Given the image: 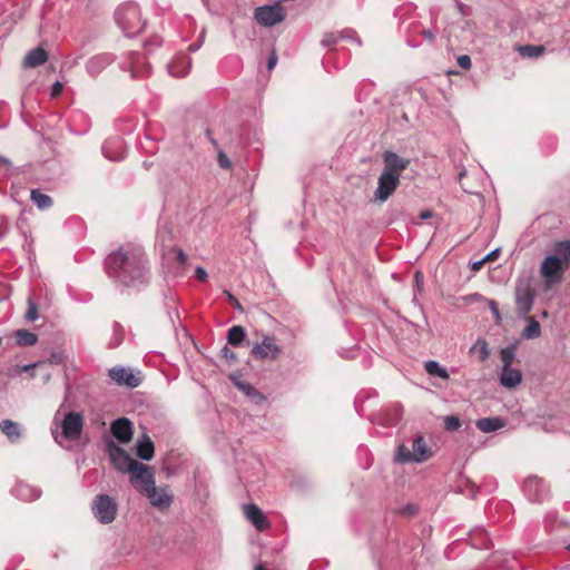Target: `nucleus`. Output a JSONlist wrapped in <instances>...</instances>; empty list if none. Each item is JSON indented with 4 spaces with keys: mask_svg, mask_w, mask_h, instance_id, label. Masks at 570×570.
I'll return each mask as SVG.
<instances>
[{
    "mask_svg": "<svg viewBox=\"0 0 570 570\" xmlns=\"http://www.w3.org/2000/svg\"><path fill=\"white\" fill-rule=\"evenodd\" d=\"M104 266L108 278L117 286L139 288L149 281V261L140 245L119 246L106 256Z\"/></svg>",
    "mask_w": 570,
    "mask_h": 570,
    "instance_id": "nucleus-1",
    "label": "nucleus"
},
{
    "mask_svg": "<svg viewBox=\"0 0 570 570\" xmlns=\"http://www.w3.org/2000/svg\"><path fill=\"white\" fill-rule=\"evenodd\" d=\"M115 19L127 37L137 36L146 24V21L141 18L139 6L134 1L119 6L115 12Z\"/></svg>",
    "mask_w": 570,
    "mask_h": 570,
    "instance_id": "nucleus-2",
    "label": "nucleus"
},
{
    "mask_svg": "<svg viewBox=\"0 0 570 570\" xmlns=\"http://www.w3.org/2000/svg\"><path fill=\"white\" fill-rule=\"evenodd\" d=\"M534 298L535 291L531 285V277H519L515 284V305L520 317H525L529 314L532 309Z\"/></svg>",
    "mask_w": 570,
    "mask_h": 570,
    "instance_id": "nucleus-3",
    "label": "nucleus"
},
{
    "mask_svg": "<svg viewBox=\"0 0 570 570\" xmlns=\"http://www.w3.org/2000/svg\"><path fill=\"white\" fill-rule=\"evenodd\" d=\"M95 518L102 524L111 523L117 515L118 504L108 494H97L91 504Z\"/></svg>",
    "mask_w": 570,
    "mask_h": 570,
    "instance_id": "nucleus-4",
    "label": "nucleus"
},
{
    "mask_svg": "<svg viewBox=\"0 0 570 570\" xmlns=\"http://www.w3.org/2000/svg\"><path fill=\"white\" fill-rule=\"evenodd\" d=\"M131 485L142 495L156 487L154 469L144 463H135L129 472Z\"/></svg>",
    "mask_w": 570,
    "mask_h": 570,
    "instance_id": "nucleus-5",
    "label": "nucleus"
},
{
    "mask_svg": "<svg viewBox=\"0 0 570 570\" xmlns=\"http://www.w3.org/2000/svg\"><path fill=\"white\" fill-rule=\"evenodd\" d=\"M106 451L109 455L112 466L122 473H129L134 468V464L138 463V461L132 460L128 453L114 441H108L106 443Z\"/></svg>",
    "mask_w": 570,
    "mask_h": 570,
    "instance_id": "nucleus-6",
    "label": "nucleus"
},
{
    "mask_svg": "<svg viewBox=\"0 0 570 570\" xmlns=\"http://www.w3.org/2000/svg\"><path fill=\"white\" fill-rule=\"evenodd\" d=\"M540 272L544 278V287L547 289L550 288L561 281L562 259L557 256L546 257L541 264Z\"/></svg>",
    "mask_w": 570,
    "mask_h": 570,
    "instance_id": "nucleus-7",
    "label": "nucleus"
},
{
    "mask_svg": "<svg viewBox=\"0 0 570 570\" xmlns=\"http://www.w3.org/2000/svg\"><path fill=\"white\" fill-rule=\"evenodd\" d=\"M400 185V178L382 170L377 178V187L374 191V200L385 203L396 190Z\"/></svg>",
    "mask_w": 570,
    "mask_h": 570,
    "instance_id": "nucleus-8",
    "label": "nucleus"
},
{
    "mask_svg": "<svg viewBox=\"0 0 570 570\" xmlns=\"http://www.w3.org/2000/svg\"><path fill=\"white\" fill-rule=\"evenodd\" d=\"M254 18L261 26L272 27L285 19V11L282 6H263L255 9Z\"/></svg>",
    "mask_w": 570,
    "mask_h": 570,
    "instance_id": "nucleus-9",
    "label": "nucleus"
},
{
    "mask_svg": "<svg viewBox=\"0 0 570 570\" xmlns=\"http://www.w3.org/2000/svg\"><path fill=\"white\" fill-rule=\"evenodd\" d=\"M120 68L125 71L129 70L132 79L140 78L149 72V65L145 56L137 51L128 52L126 59L120 62Z\"/></svg>",
    "mask_w": 570,
    "mask_h": 570,
    "instance_id": "nucleus-10",
    "label": "nucleus"
},
{
    "mask_svg": "<svg viewBox=\"0 0 570 570\" xmlns=\"http://www.w3.org/2000/svg\"><path fill=\"white\" fill-rule=\"evenodd\" d=\"M83 429V416L79 412H68L61 421L62 435L70 441H76L80 438Z\"/></svg>",
    "mask_w": 570,
    "mask_h": 570,
    "instance_id": "nucleus-11",
    "label": "nucleus"
},
{
    "mask_svg": "<svg viewBox=\"0 0 570 570\" xmlns=\"http://www.w3.org/2000/svg\"><path fill=\"white\" fill-rule=\"evenodd\" d=\"M523 493L531 502H543L549 497V488L542 479L529 476L523 483Z\"/></svg>",
    "mask_w": 570,
    "mask_h": 570,
    "instance_id": "nucleus-12",
    "label": "nucleus"
},
{
    "mask_svg": "<svg viewBox=\"0 0 570 570\" xmlns=\"http://www.w3.org/2000/svg\"><path fill=\"white\" fill-rule=\"evenodd\" d=\"M109 377L118 385L137 387L141 383L140 372H132L130 368L115 366L109 370Z\"/></svg>",
    "mask_w": 570,
    "mask_h": 570,
    "instance_id": "nucleus-13",
    "label": "nucleus"
},
{
    "mask_svg": "<svg viewBox=\"0 0 570 570\" xmlns=\"http://www.w3.org/2000/svg\"><path fill=\"white\" fill-rule=\"evenodd\" d=\"M281 353V348L273 336H264L261 344H255L252 354L259 360H276Z\"/></svg>",
    "mask_w": 570,
    "mask_h": 570,
    "instance_id": "nucleus-14",
    "label": "nucleus"
},
{
    "mask_svg": "<svg viewBox=\"0 0 570 570\" xmlns=\"http://www.w3.org/2000/svg\"><path fill=\"white\" fill-rule=\"evenodd\" d=\"M383 171L390 173L391 175H396L399 178L401 177V173L405 170L411 160L405 157H401L394 151L387 150L383 154Z\"/></svg>",
    "mask_w": 570,
    "mask_h": 570,
    "instance_id": "nucleus-15",
    "label": "nucleus"
},
{
    "mask_svg": "<svg viewBox=\"0 0 570 570\" xmlns=\"http://www.w3.org/2000/svg\"><path fill=\"white\" fill-rule=\"evenodd\" d=\"M115 60L116 56L110 52L97 53L87 60L86 71L90 77H97Z\"/></svg>",
    "mask_w": 570,
    "mask_h": 570,
    "instance_id": "nucleus-16",
    "label": "nucleus"
},
{
    "mask_svg": "<svg viewBox=\"0 0 570 570\" xmlns=\"http://www.w3.org/2000/svg\"><path fill=\"white\" fill-rule=\"evenodd\" d=\"M148 498L150 504L159 510H167L173 503V495L167 487L157 488L154 487L145 494Z\"/></svg>",
    "mask_w": 570,
    "mask_h": 570,
    "instance_id": "nucleus-17",
    "label": "nucleus"
},
{
    "mask_svg": "<svg viewBox=\"0 0 570 570\" xmlns=\"http://www.w3.org/2000/svg\"><path fill=\"white\" fill-rule=\"evenodd\" d=\"M104 156L112 161H119L125 157V142L120 137H111L102 145Z\"/></svg>",
    "mask_w": 570,
    "mask_h": 570,
    "instance_id": "nucleus-18",
    "label": "nucleus"
},
{
    "mask_svg": "<svg viewBox=\"0 0 570 570\" xmlns=\"http://www.w3.org/2000/svg\"><path fill=\"white\" fill-rule=\"evenodd\" d=\"M111 434L121 443H127L132 438V423L127 417H119L110 425Z\"/></svg>",
    "mask_w": 570,
    "mask_h": 570,
    "instance_id": "nucleus-19",
    "label": "nucleus"
},
{
    "mask_svg": "<svg viewBox=\"0 0 570 570\" xmlns=\"http://www.w3.org/2000/svg\"><path fill=\"white\" fill-rule=\"evenodd\" d=\"M243 509L246 518L257 530L263 531L269 527L267 518L256 504H245Z\"/></svg>",
    "mask_w": 570,
    "mask_h": 570,
    "instance_id": "nucleus-20",
    "label": "nucleus"
},
{
    "mask_svg": "<svg viewBox=\"0 0 570 570\" xmlns=\"http://www.w3.org/2000/svg\"><path fill=\"white\" fill-rule=\"evenodd\" d=\"M11 493L19 500L30 502L40 498L41 490L39 488L19 481L12 488Z\"/></svg>",
    "mask_w": 570,
    "mask_h": 570,
    "instance_id": "nucleus-21",
    "label": "nucleus"
},
{
    "mask_svg": "<svg viewBox=\"0 0 570 570\" xmlns=\"http://www.w3.org/2000/svg\"><path fill=\"white\" fill-rule=\"evenodd\" d=\"M191 68V59L186 56L181 55L176 57L169 65L168 70L169 73L174 77H185L188 75Z\"/></svg>",
    "mask_w": 570,
    "mask_h": 570,
    "instance_id": "nucleus-22",
    "label": "nucleus"
},
{
    "mask_svg": "<svg viewBox=\"0 0 570 570\" xmlns=\"http://www.w3.org/2000/svg\"><path fill=\"white\" fill-rule=\"evenodd\" d=\"M0 431L7 436L10 443H18L22 435L21 425L10 419L0 422Z\"/></svg>",
    "mask_w": 570,
    "mask_h": 570,
    "instance_id": "nucleus-23",
    "label": "nucleus"
},
{
    "mask_svg": "<svg viewBox=\"0 0 570 570\" xmlns=\"http://www.w3.org/2000/svg\"><path fill=\"white\" fill-rule=\"evenodd\" d=\"M521 380L522 374L519 370L511 366H502V372L500 374V383L502 386L507 389H514L520 384Z\"/></svg>",
    "mask_w": 570,
    "mask_h": 570,
    "instance_id": "nucleus-24",
    "label": "nucleus"
},
{
    "mask_svg": "<svg viewBox=\"0 0 570 570\" xmlns=\"http://www.w3.org/2000/svg\"><path fill=\"white\" fill-rule=\"evenodd\" d=\"M412 453L414 454L415 463L425 462L431 456V451L428 448L423 436L419 435L412 440Z\"/></svg>",
    "mask_w": 570,
    "mask_h": 570,
    "instance_id": "nucleus-25",
    "label": "nucleus"
},
{
    "mask_svg": "<svg viewBox=\"0 0 570 570\" xmlns=\"http://www.w3.org/2000/svg\"><path fill=\"white\" fill-rule=\"evenodd\" d=\"M48 60V52L38 47L30 50L23 59V66L27 68H36L43 65Z\"/></svg>",
    "mask_w": 570,
    "mask_h": 570,
    "instance_id": "nucleus-26",
    "label": "nucleus"
},
{
    "mask_svg": "<svg viewBox=\"0 0 570 570\" xmlns=\"http://www.w3.org/2000/svg\"><path fill=\"white\" fill-rule=\"evenodd\" d=\"M230 380L239 391H242L246 396L250 397L255 403H262L265 401V396L250 384L240 381L235 375H232Z\"/></svg>",
    "mask_w": 570,
    "mask_h": 570,
    "instance_id": "nucleus-27",
    "label": "nucleus"
},
{
    "mask_svg": "<svg viewBox=\"0 0 570 570\" xmlns=\"http://www.w3.org/2000/svg\"><path fill=\"white\" fill-rule=\"evenodd\" d=\"M475 425L480 431H482L484 433H490V432H494V431H498V430L504 428L505 422L503 419H501L499 416L482 417L476 421Z\"/></svg>",
    "mask_w": 570,
    "mask_h": 570,
    "instance_id": "nucleus-28",
    "label": "nucleus"
},
{
    "mask_svg": "<svg viewBox=\"0 0 570 570\" xmlns=\"http://www.w3.org/2000/svg\"><path fill=\"white\" fill-rule=\"evenodd\" d=\"M470 542H471V546L475 549H488L491 546V540L489 538V534L482 528L474 529L470 533Z\"/></svg>",
    "mask_w": 570,
    "mask_h": 570,
    "instance_id": "nucleus-29",
    "label": "nucleus"
},
{
    "mask_svg": "<svg viewBox=\"0 0 570 570\" xmlns=\"http://www.w3.org/2000/svg\"><path fill=\"white\" fill-rule=\"evenodd\" d=\"M155 446L149 436L145 435L137 443L136 454L138 458L145 461H150L154 456Z\"/></svg>",
    "mask_w": 570,
    "mask_h": 570,
    "instance_id": "nucleus-30",
    "label": "nucleus"
},
{
    "mask_svg": "<svg viewBox=\"0 0 570 570\" xmlns=\"http://www.w3.org/2000/svg\"><path fill=\"white\" fill-rule=\"evenodd\" d=\"M354 31L352 30H344L340 33H326L324 38L322 39L321 43L323 47H331L335 43H337L338 39H351L356 41L358 45H361V41L357 37L353 36Z\"/></svg>",
    "mask_w": 570,
    "mask_h": 570,
    "instance_id": "nucleus-31",
    "label": "nucleus"
},
{
    "mask_svg": "<svg viewBox=\"0 0 570 570\" xmlns=\"http://www.w3.org/2000/svg\"><path fill=\"white\" fill-rule=\"evenodd\" d=\"M518 51L523 58H539L546 52V47L542 45H524L518 47Z\"/></svg>",
    "mask_w": 570,
    "mask_h": 570,
    "instance_id": "nucleus-32",
    "label": "nucleus"
},
{
    "mask_svg": "<svg viewBox=\"0 0 570 570\" xmlns=\"http://www.w3.org/2000/svg\"><path fill=\"white\" fill-rule=\"evenodd\" d=\"M31 200L40 210H46L52 206V199L39 189H32L30 193Z\"/></svg>",
    "mask_w": 570,
    "mask_h": 570,
    "instance_id": "nucleus-33",
    "label": "nucleus"
},
{
    "mask_svg": "<svg viewBox=\"0 0 570 570\" xmlns=\"http://www.w3.org/2000/svg\"><path fill=\"white\" fill-rule=\"evenodd\" d=\"M246 338V333L243 326L234 325L228 330L227 341L233 346H239Z\"/></svg>",
    "mask_w": 570,
    "mask_h": 570,
    "instance_id": "nucleus-34",
    "label": "nucleus"
},
{
    "mask_svg": "<svg viewBox=\"0 0 570 570\" xmlns=\"http://www.w3.org/2000/svg\"><path fill=\"white\" fill-rule=\"evenodd\" d=\"M541 334V326L538 321L533 317L528 320L527 326L523 328L521 333V337L524 340H533L539 337Z\"/></svg>",
    "mask_w": 570,
    "mask_h": 570,
    "instance_id": "nucleus-35",
    "label": "nucleus"
},
{
    "mask_svg": "<svg viewBox=\"0 0 570 570\" xmlns=\"http://www.w3.org/2000/svg\"><path fill=\"white\" fill-rule=\"evenodd\" d=\"M16 338L18 345L24 347L33 346L38 341V336L35 333L29 332L27 330H18L16 332Z\"/></svg>",
    "mask_w": 570,
    "mask_h": 570,
    "instance_id": "nucleus-36",
    "label": "nucleus"
},
{
    "mask_svg": "<svg viewBox=\"0 0 570 570\" xmlns=\"http://www.w3.org/2000/svg\"><path fill=\"white\" fill-rule=\"evenodd\" d=\"M395 461L401 464L413 463L414 454L412 453V449L407 448L404 444L397 446L395 452Z\"/></svg>",
    "mask_w": 570,
    "mask_h": 570,
    "instance_id": "nucleus-37",
    "label": "nucleus"
},
{
    "mask_svg": "<svg viewBox=\"0 0 570 570\" xmlns=\"http://www.w3.org/2000/svg\"><path fill=\"white\" fill-rule=\"evenodd\" d=\"M424 367L430 375L438 376L443 380H448L450 377L448 371L444 367H442L436 361L425 362Z\"/></svg>",
    "mask_w": 570,
    "mask_h": 570,
    "instance_id": "nucleus-38",
    "label": "nucleus"
},
{
    "mask_svg": "<svg viewBox=\"0 0 570 570\" xmlns=\"http://www.w3.org/2000/svg\"><path fill=\"white\" fill-rule=\"evenodd\" d=\"M515 351H517L515 345L505 346L500 351L502 366H511V364L515 360V355H517Z\"/></svg>",
    "mask_w": 570,
    "mask_h": 570,
    "instance_id": "nucleus-39",
    "label": "nucleus"
},
{
    "mask_svg": "<svg viewBox=\"0 0 570 570\" xmlns=\"http://www.w3.org/2000/svg\"><path fill=\"white\" fill-rule=\"evenodd\" d=\"M478 351L480 362H484L489 357L488 343L483 338H478L471 347V352Z\"/></svg>",
    "mask_w": 570,
    "mask_h": 570,
    "instance_id": "nucleus-40",
    "label": "nucleus"
},
{
    "mask_svg": "<svg viewBox=\"0 0 570 570\" xmlns=\"http://www.w3.org/2000/svg\"><path fill=\"white\" fill-rule=\"evenodd\" d=\"M122 338H124V328L118 322H115L114 323V335H112V338L109 341L108 346L110 348L119 346L120 343L122 342Z\"/></svg>",
    "mask_w": 570,
    "mask_h": 570,
    "instance_id": "nucleus-41",
    "label": "nucleus"
},
{
    "mask_svg": "<svg viewBox=\"0 0 570 570\" xmlns=\"http://www.w3.org/2000/svg\"><path fill=\"white\" fill-rule=\"evenodd\" d=\"M556 252L561 256L560 258L564 262L570 261V240L560 242L557 247Z\"/></svg>",
    "mask_w": 570,
    "mask_h": 570,
    "instance_id": "nucleus-42",
    "label": "nucleus"
},
{
    "mask_svg": "<svg viewBox=\"0 0 570 570\" xmlns=\"http://www.w3.org/2000/svg\"><path fill=\"white\" fill-rule=\"evenodd\" d=\"M24 317L29 322H35L38 318V307L31 298L28 299V309Z\"/></svg>",
    "mask_w": 570,
    "mask_h": 570,
    "instance_id": "nucleus-43",
    "label": "nucleus"
},
{
    "mask_svg": "<svg viewBox=\"0 0 570 570\" xmlns=\"http://www.w3.org/2000/svg\"><path fill=\"white\" fill-rule=\"evenodd\" d=\"M444 425L448 431H456L461 426V421L455 415H449L444 419Z\"/></svg>",
    "mask_w": 570,
    "mask_h": 570,
    "instance_id": "nucleus-44",
    "label": "nucleus"
},
{
    "mask_svg": "<svg viewBox=\"0 0 570 570\" xmlns=\"http://www.w3.org/2000/svg\"><path fill=\"white\" fill-rule=\"evenodd\" d=\"M157 237L163 242L170 240L173 238L171 229L167 225H163L159 227L157 232Z\"/></svg>",
    "mask_w": 570,
    "mask_h": 570,
    "instance_id": "nucleus-45",
    "label": "nucleus"
},
{
    "mask_svg": "<svg viewBox=\"0 0 570 570\" xmlns=\"http://www.w3.org/2000/svg\"><path fill=\"white\" fill-rule=\"evenodd\" d=\"M160 46H161V39L159 37L148 39L144 42V47L147 52H151L154 48H158Z\"/></svg>",
    "mask_w": 570,
    "mask_h": 570,
    "instance_id": "nucleus-46",
    "label": "nucleus"
},
{
    "mask_svg": "<svg viewBox=\"0 0 570 570\" xmlns=\"http://www.w3.org/2000/svg\"><path fill=\"white\" fill-rule=\"evenodd\" d=\"M416 512H417V507L414 504L404 505L399 510V513H401L402 515H405V517H413L416 514Z\"/></svg>",
    "mask_w": 570,
    "mask_h": 570,
    "instance_id": "nucleus-47",
    "label": "nucleus"
},
{
    "mask_svg": "<svg viewBox=\"0 0 570 570\" xmlns=\"http://www.w3.org/2000/svg\"><path fill=\"white\" fill-rule=\"evenodd\" d=\"M217 160H218V165L224 168V169H229L232 167V161L230 159L227 157L226 154H224L223 151L218 153V157H217Z\"/></svg>",
    "mask_w": 570,
    "mask_h": 570,
    "instance_id": "nucleus-48",
    "label": "nucleus"
},
{
    "mask_svg": "<svg viewBox=\"0 0 570 570\" xmlns=\"http://www.w3.org/2000/svg\"><path fill=\"white\" fill-rule=\"evenodd\" d=\"M458 65L462 69H470L472 66L471 58L468 55H462L458 57Z\"/></svg>",
    "mask_w": 570,
    "mask_h": 570,
    "instance_id": "nucleus-49",
    "label": "nucleus"
},
{
    "mask_svg": "<svg viewBox=\"0 0 570 570\" xmlns=\"http://www.w3.org/2000/svg\"><path fill=\"white\" fill-rule=\"evenodd\" d=\"M489 307H490V309L492 312L493 317L495 318V322L500 323L501 316H500V312H499L498 304L495 303V301L490 299L489 301Z\"/></svg>",
    "mask_w": 570,
    "mask_h": 570,
    "instance_id": "nucleus-50",
    "label": "nucleus"
},
{
    "mask_svg": "<svg viewBox=\"0 0 570 570\" xmlns=\"http://www.w3.org/2000/svg\"><path fill=\"white\" fill-rule=\"evenodd\" d=\"M220 355L228 361H236V354L228 346L220 350Z\"/></svg>",
    "mask_w": 570,
    "mask_h": 570,
    "instance_id": "nucleus-51",
    "label": "nucleus"
},
{
    "mask_svg": "<svg viewBox=\"0 0 570 570\" xmlns=\"http://www.w3.org/2000/svg\"><path fill=\"white\" fill-rule=\"evenodd\" d=\"M195 277L200 282H205L208 277V274L202 266H197L195 269Z\"/></svg>",
    "mask_w": 570,
    "mask_h": 570,
    "instance_id": "nucleus-52",
    "label": "nucleus"
},
{
    "mask_svg": "<svg viewBox=\"0 0 570 570\" xmlns=\"http://www.w3.org/2000/svg\"><path fill=\"white\" fill-rule=\"evenodd\" d=\"M204 36H205V33H204V31H203V32L200 33V36H199L198 41H197V42H195V43H191V45L188 47V50H189L190 52H195V51H197V50L202 47L203 41H204Z\"/></svg>",
    "mask_w": 570,
    "mask_h": 570,
    "instance_id": "nucleus-53",
    "label": "nucleus"
},
{
    "mask_svg": "<svg viewBox=\"0 0 570 570\" xmlns=\"http://www.w3.org/2000/svg\"><path fill=\"white\" fill-rule=\"evenodd\" d=\"M63 89V85L59 81H56L51 87V96L57 97L61 94Z\"/></svg>",
    "mask_w": 570,
    "mask_h": 570,
    "instance_id": "nucleus-54",
    "label": "nucleus"
},
{
    "mask_svg": "<svg viewBox=\"0 0 570 570\" xmlns=\"http://www.w3.org/2000/svg\"><path fill=\"white\" fill-rule=\"evenodd\" d=\"M175 254H176V259L180 263V264H185L186 261H187V256L186 254L184 253V250L181 248H175L174 249Z\"/></svg>",
    "mask_w": 570,
    "mask_h": 570,
    "instance_id": "nucleus-55",
    "label": "nucleus"
},
{
    "mask_svg": "<svg viewBox=\"0 0 570 570\" xmlns=\"http://www.w3.org/2000/svg\"><path fill=\"white\" fill-rule=\"evenodd\" d=\"M276 62H277V56L275 55V52H273L269 57H268V60H267V68L271 70L273 69L275 66H276Z\"/></svg>",
    "mask_w": 570,
    "mask_h": 570,
    "instance_id": "nucleus-56",
    "label": "nucleus"
},
{
    "mask_svg": "<svg viewBox=\"0 0 570 570\" xmlns=\"http://www.w3.org/2000/svg\"><path fill=\"white\" fill-rule=\"evenodd\" d=\"M499 253H500V249L497 248V249H493L491 250L485 257H484V261H494L498 258L499 256Z\"/></svg>",
    "mask_w": 570,
    "mask_h": 570,
    "instance_id": "nucleus-57",
    "label": "nucleus"
},
{
    "mask_svg": "<svg viewBox=\"0 0 570 570\" xmlns=\"http://www.w3.org/2000/svg\"><path fill=\"white\" fill-rule=\"evenodd\" d=\"M0 166H3L9 170L12 167V163L7 157L0 156Z\"/></svg>",
    "mask_w": 570,
    "mask_h": 570,
    "instance_id": "nucleus-58",
    "label": "nucleus"
},
{
    "mask_svg": "<svg viewBox=\"0 0 570 570\" xmlns=\"http://www.w3.org/2000/svg\"><path fill=\"white\" fill-rule=\"evenodd\" d=\"M0 227L2 228L1 235H4L9 229V223L4 217L0 218Z\"/></svg>",
    "mask_w": 570,
    "mask_h": 570,
    "instance_id": "nucleus-59",
    "label": "nucleus"
},
{
    "mask_svg": "<svg viewBox=\"0 0 570 570\" xmlns=\"http://www.w3.org/2000/svg\"><path fill=\"white\" fill-rule=\"evenodd\" d=\"M484 262H485L484 258H482L481 261L474 262L472 264V269H474V271L480 269L482 267V265L484 264Z\"/></svg>",
    "mask_w": 570,
    "mask_h": 570,
    "instance_id": "nucleus-60",
    "label": "nucleus"
},
{
    "mask_svg": "<svg viewBox=\"0 0 570 570\" xmlns=\"http://www.w3.org/2000/svg\"><path fill=\"white\" fill-rule=\"evenodd\" d=\"M430 217H432V213L430 210H423V212L420 213V218L423 219V220L428 219Z\"/></svg>",
    "mask_w": 570,
    "mask_h": 570,
    "instance_id": "nucleus-61",
    "label": "nucleus"
},
{
    "mask_svg": "<svg viewBox=\"0 0 570 570\" xmlns=\"http://www.w3.org/2000/svg\"><path fill=\"white\" fill-rule=\"evenodd\" d=\"M36 366L35 363L32 364H26L21 367V372H28L29 370L33 368Z\"/></svg>",
    "mask_w": 570,
    "mask_h": 570,
    "instance_id": "nucleus-62",
    "label": "nucleus"
},
{
    "mask_svg": "<svg viewBox=\"0 0 570 570\" xmlns=\"http://www.w3.org/2000/svg\"><path fill=\"white\" fill-rule=\"evenodd\" d=\"M423 35L429 38L430 40L434 39V33L431 30L423 31Z\"/></svg>",
    "mask_w": 570,
    "mask_h": 570,
    "instance_id": "nucleus-63",
    "label": "nucleus"
},
{
    "mask_svg": "<svg viewBox=\"0 0 570 570\" xmlns=\"http://www.w3.org/2000/svg\"><path fill=\"white\" fill-rule=\"evenodd\" d=\"M233 304H234V306H235L236 308L242 309V305L239 304V302H238L237 299H235V301L233 302Z\"/></svg>",
    "mask_w": 570,
    "mask_h": 570,
    "instance_id": "nucleus-64",
    "label": "nucleus"
}]
</instances>
